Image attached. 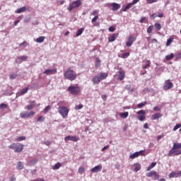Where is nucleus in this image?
<instances>
[{"instance_id": "dca6fc26", "label": "nucleus", "mask_w": 181, "mask_h": 181, "mask_svg": "<svg viewBox=\"0 0 181 181\" xmlns=\"http://www.w3.org/2000/svg\"><path fill=\"white\" fill-rule=\"evenodd\" d=\"M162 117V114L160 113H156L153 115L151 116V119L155 120V119H159V118Z\"/></svg>"}, {"instance_id": "f704fd0d", "label": "nucleus", "mask_w": 181, "mask_h": 181, "mask_svg": "<svg viewBox=\"0 0 181 181\" xmlns=\"http://www.w3.org/2000/svg\"><path fill=\"white\" fill-rule=\"evenodd\" d=\"M17 169H18V170H22V169H23V165H22V162L19 161L18 163Z\"/></svg>"}, {"instance_id": "49530a36", "label": "nucleus", "mask_w": 181, "mask_h": 181, "mask_svg": "<svg viewBox=\"0 0 181 181\" xmlns=\"http://www.w3.org/2000/svg\"><path fill=\"white\" fill-rule=\"evenodd\" d=\"M4 108H8V105L5 103L0 104V110H4Z\"/></svg>"}, {"instance_id": "69168bd1", "label": "nucleus", "mask_w": 181, "mask_h": 181, "mask_svg": "<svg viewBox=\"0 0 181 181\" xmlns=\"http://www.w3.org/2000/svg\"><path fill=\"white\" fill-rule=\"evenodd\" d=\"M146 19V17H141L140 20V23H144Z\"/></svg>"}, {"instance_id": "de8ad7c7", "label": "nucleus", "mask_w": 181, "mask_h": 181, "mask_svg": "<svg viewBox=\"0 0 181 181\" xmlns=\"http://www.w3.org/2000/svg\"><path fill=\"white\" fill-rule=\"evenodd\" d=\"M100 63H101V59L99 58L96 59L95 67H100Z\"/></svg>"}, {"instance_id": "cd10ccee", "label": "nucleus", "mask_w": 181, "mask_h": 181, "mask_svg": "<svg viewBox=\"0 0 181 181\" xmlns=\"http://www.w3.org/2000/svg\"><path fill=\"white\" fill-rule=\"evenodd\" d=\"M139 156V153L135 152L129 156L130 159H135V158H138Z\"/></svg>"}, {"instance_id": "393cba45", "label": "nucleus", "mask_w": 181, "mask_h": 181, "mask_svg": "<svg viewBox=\"0 0 181 181\" xmlns=\"http://www.w3.org/2000/svg\"><path fill=\"white\" fill-rule=\"evenodd\" d=\"M36 163H37V158H34L28 163V166L36 165Z\"/></svg>"}, {"instance_id": "6ab92c4d", "label": "nucleus", "mask_w": 181, "mask_h": 181, "mask_svg": "<svg viewBox=\"0 0 181 181\" xmlns=\"http://www.w3.org/2000/svg\"><path fill=\"white\" fill-rule=\"evenodd\" d=\"M36 105V103L35 101L30 102V105H28L26 106L27 110H33V108H35V106Z\"/></svg>"}, {"instance_id": "a19ab883", "label": "nucleus", "mask_w": 181, "mask_h": 181, "mask_svg": "<svg viewBox=\"0 0 181 181\" xmlns=\"http://www.w3.org/2000/svg\"><path fill=\"white\" fill-rule=\"evenodd\" d=\"M153 30V25H150L147 28V33H152V31Z\"/></svg>"}, {"instance_id": "864d4df0", "label": "nucleus", "mask_w": 181, "mask_h": 181, "mask_svg": "<svg viewBox=\"0 0 181 181\" xmlns=\"http://www.w3.org/2000/svg\"><path fill=\"white\" fill-rule=\"evenodd\" d=\"M16 63H18V64H21V63H22V59H21V57H18L16 58Z\"/></svg>"}, {"instance_id": "c03bdc74", "label": "nucleus", "mask_w": 181, "mask_h": 181, "mask_svg": "<svg viewBox=\"0 0 181 181\" xmlns=\"http://www.w3.org/2000/svg\"><path fill=\"white\" fill-rule=\"evenodd\" d=\"M179 128H181V124H176L175 127H174V128H173V131H177V129H179Z\"/></svg>"}, {"instance_id": "39448f33", "label": "nucleus", "mask_w": 181, "mask_h": 181, "mask_svg": "<svg viewBox=\"0 0 181 181\" xmlns=\"http://www.w3.org/2000/svg\"><path fill=\"white\" fill-rule=\"evenodd\" d=\"M68 91H69L72 95H77V94L81 91V89L80 86H71L68 88Z\"/></svg>"}, {"instance_id": "79ce46f5", "label": "nucleus", "mask_w": 181, "mask_h": 181, "mask_svg": "<svg viewBox=\"0 0 181 181\" xmlns=\"http://www.w3.org/2000/svg\"><path fill=\"white\" fill-rule=\"evenodd\" d=\"M172 42H173V38H169L167 40L166 46H170Z\"/></svg>"}, {"instance_id": "4be33fe9", "label": "nucleus", "mask_w": 181, "mask_h": 181, "mask_svg": "<svg viewBox=\"0 0 181 181\" xmlns=\"http://www.w3.org/2000/svg\"><path fill=\"white\" fill-rule=\"evenodd\" d=\"M107 77H108V73H101L99 76V78L101 80H105V78H107Z\"/></svg>"}, {"instance_id": "3c124183", "label": "nucleus", "mask_w": 181, "mask_h": 181, "mask_svg": "<svg viewBox=\"0 0 181 181\" xmlns=\"http://www.w3.org/2000/svg\"><path fill=\"white\" fill-rule=\"evenodd\" d=\"M137 153H139V156H140V155L141 156H145V151H144V150H141L140 151H137Z\"/></svg>"}, {"instance_id": "bb28decb", "label": "nucleus", "mask_w": 181, "mask_h": 181, "mask_svg": "<svg viewBox=\"0 0 181 181\" xmlns=\"http://www.w3.org/2000/svg\"><path fill=\"white\" fill-rule=\"evenodd\" d=\"M80 140V137L76 136H71V141L72 142H77Z\"/></svg>"}, {"instance_id": "2f4dec72", "label": "nucleus", "mask_w": 181, "mask_h": 181, "mask_svg": "<svg viewBox=\"0 0 181 181\" xmlns=\"http://www.w3.org/2000/svg\"><path fill=\"white\" fill-rule=\"evenodd\" d=\"M132 3H129L123 9V12H127V11H128V9H130V8H132Z\"/></svg>"}, {"instance_id": "0e129e2a", "label": "nucleus", "mask_w": 181, "mask_h": 181, "mask_svg": "<svg viewBox=\"0 0 181 181\" xmlns=\"http://www.w3.org/2000/svg\"><path fill=\"white\" fill-rule=\"evenodd\" d=\"M115 30V28L110 26L109 28V32H114Z\"/></svg>"}, {"instance_id": "f8f14e48", "label": "nucleus", "mask_w": 181, "mask_h": 181, "mask_svg": "<svg viewBox=\"0 0 181 181\" xmlns=\"http://www.w3.org/2000/svg\"><path fill=\"white\" fill-rule=\"evenodd\" d=\"M56 73H57V69H47L43 72V74L50 76L52 74H56Z\"/></svg>"}, {"instance_id": "338daca9", "label": "nucleus", "mask_w": 181, "mask_h": 181, "mask_svg": "<svg viewBox=\"0 0 181 181\" xmlns=\"http://www.w3.org/2000/svg\"><path fill=\"white\" fill-rule=\"evenodd\" d=\"M158 18H163V13H160L156 16Z\"/></svg>"}, {"instance_id": "6e6d98bb", "label": "nucleus", "mask_w": 181, "mask_h": 181, "mask_svg": "<svg viewBox=\"0 0 181 181\" xmlns=\"http://www.w3.org/2000/svg\"><path fill=\"white\" fill-rule=\"evenodd\" d=\"M159 177H160V176L156 171V174H154V180H158Z\"/></svg>"}, {"instance_id": "4468645a", "label": "nucleus", "mask_w": 181, "mask_h": 181, "mask_svg": "<svg viewBox=\"0 0 181 181\" xmlns=\"http://www.w3.org/2000/svg\"><path fill=\"white\" fill-rule=\"evenodd\" d=\"M110 6H112V11H118V9H119V8H121V5L118 4L117 3H112V4H110Z\"/></svg>"}, {"instance_id": "0eeeda50", "label": "nucleus", "mask_w": 181, "mask_h": 181, "mask_svg": "<svg viewBox=\"0 0 181 181\" xmlns=\"http://www.w3.org/2000/svg\"><path fill=\"white\" fill-rule=\"evenodd\" d=\"M137 115H140L138 117V119L139 121H145V119H146V112H145V110H141L138 112H136Z\"/></svg>"}, {"instance_id": "f03ea898", "label": "nucleus", "mask_w": 181, "mask_h": 181, "mask_svg": "<svg viewBox=\"0 0 181 181\" xmlns=\"http://www.w3.org/2000/svg\"><path fill=\"white\" fill-rule=\"evenodd\" d=\"M64 77L66 80H69V81H74L76 78H77V74L70 69H66V71L64 74Z\"/></svg>"}, {"instance_id": "e433bc0d", "label": "nucleus", "mask_w": 181, "mask_h": 181, "mask_svg": "<svg viewBox=\"0 0 181 181\" xmlns=\"http://www.w3.org/2000/svg\"><path fill=\"white\" fill-rule=\"evenodd\" d=\"M78 172L80 175H83V173H84V172H86V169L83 167H80L78 170Z\"/></svg>"}, {"instance_id": "9d476101", "label": "nucleus", "mask_w": 181, "mask_h": 181, "mask_svg": "<svg viewBox=\"0 0 181 181\" xmlns=\"http://www.w3.org/2000/svg\"><path fill=\"white\" fill-rule=\"evenodd\" d=\"M170 179H172L173 177H181V170L176 172H172L169 174Z\"/></svg>"}, {"instance_id": "603ef678", "label": "nucleus", "mask_w": 181, "mask_h": 181, "mask_svg": "<svg viewBox=\"0 0 181 181\" xmlns=\"http://www.w3.org/2000/svg\"><path fill=\"white\" fill-rule=\"evenodd\" d=\"M180 58H181V52L176 54L175 62H177V60H179V59H180Z\"/></svg>"}, {"instance_id": "20e7f679", "label": "nucleus", "mask_w": 181, "mask_h": 181, "mask_svg": "<svg viewBox=\"0 0 181 181\" xmlns=\"http://www.w3.org/2000/svg\"><path fill=\"white\" fill-rule=\"evenodd\" d=\"M80 6H81V0L74 1L68 7V11L71 12L73 9H76V8H80Z\"/></svg>"}, {"instance_id": "ddd939ff", "label": "nucleus", "mask_w": 181, "mask_h": 181, "mask_svg": "<svg viewBox=\"0 0 181 181\" xmlns=\"http://www.w3.org/2000/svg\"><path fill=\"white\" fill-rule=\"evenodd\" d=\"M118 80L119 81H122L124 78H125V71H119Z\"/></svg>"}, {"instance_id": "aec40b11", "label": "nucleus", "mask_w": 181, "mask_h": 181, "mask_svg": "<svg viewBox=\"0 0 181 181\" xmlns=\"http://www.w3.org/2000/svg\"><path fill=\"white\" fill-rule=\"evenodd\" d=\"M62 168V163H57L54 165L52 166L53 170H57Z\"/></svg>"}, {"instance_id": "412c9836", "label": "nucleus", "mask_w": 181, "mask_h": 181, "mask_svg": "<svg viewBox=\"0 0 181 181\" xmlns=\"http://www.w3.org/2000/svg\"><path fill=\"white\" fill-rule=\"evenodd\" d=\"M45 39H46L45 36H41L37 38L35 41L37 42V43H43L45 42Z\"/></svg>"}, {"instance_id": "7c9ffc66", "label": "nucleus", "mask_w": 181, "mask_h": 181, "mask_svg": "<svg viewBox=\"0 0 181 181\" xmlns=\"http://www.w3.org/2000/svg\"><path fill=\"white\" fill-rule=\"evenodd\" d=\"M156 166V163H152L151 165H148L147 168V171L149 172L151 169H153Z\"/></svg>"}, {"instance_id": "052dcab7", "label": "nucleus", "mask_w": 181, "mask_h": 181, "mask_svg": "<svg viewBox=\"0 0 181 181\" xmlns=\"http://www.w3.org/2000/svg\"><path fill=\"white\" fill-rule=\"evenodd\" d=\"M148 4H153L158 2V0H146Z\"/></svg>"}, {"instance_id": "72a5a7b5", "label": "nucleus", "mask_w": 181, "mask_h": 181, "mask_svg": "<svg viewBox=\"0 0 181 181\" xmlns=\"http://www.w3.org/2000/svg\"><path fill=\"white\" fill-rule=\"evenodd\" d=\"M28 90H29V88L28 87L25 88L20 92V95H23V94H26V93H28Z\"/></svg>"}, {"instance_id": "423d86ee", "label": "nucleus", "mask_w": 181, "mask_h": 181, "mask_svg": "<svg viewBox=\"0 0 181 181\" xmlns=\"http://www.w3.org/2000/svg\"><path fill=\"white\" fill-rule=\"evenodd\" d=\"M69 108L64 106H62L58 108V112L63 118H66L67 115H69Z\"/></svg>"}, {"instance_id": "774afa93", "label": "nucleus", "mask_w": 181, "mask_h": 181, "mask_svg": "<svg viewBox=\"0 0 181 181\" xmlns=\"http://www.w3.org/2000/svg\"><path fill=\"white\" fill-rule=\"evenodd\" d=\"M35 114V112L31 111L30 112H28V117H31V115H33Z\"/></svg>"}, {"instance_id": "bf43d9fd", "label": "nucleus", "mask_w": 181, "mask_h": 181, "mask_svg": "<svg viewBox=\"0 0 181 181\" xmlns=\"http://www.w3.org/2000/svg\"><path fill=\"white\" fill-rule=\"evenodd\" d=\"M57 5H63V4H64V0H59L57 1Z\"/></svg>"}, {"instance_id": "37998d69", "label": "nucleus", "mask_w": 181, "mask_h": 181, "mask_svg": "<svg viewBox=\"0 0 181 181\" xmlns=\"http://www.w3.org/2000/svg\"><path fill=\"white\" fill-rule=\"evenodd\" d=\"M25 139H26L25 136H18L17 137L16 141L19 142L21 141H25Z\"/></svg>"}, {"instance_id": "4d7b16f0", "label": "nucleus", "mask_w": 181, "mask_h": 181, "mask_svg": "<svg viewBox=\"0 0 181 181\" xmlns=\"http://www.w3.org/2000/svg\"><path fill=\"white\" fill-rule=\"evenodd\" d=\"M92 16H95V15H98V11L95 10L91 13Z\"/></svg>"}, {"instance_id": "e2e57ef3", "label": "nucleus", "mask_w": 181, "mask_h": 181, "mask_svg": "<svg viewBox=\"0 0 181 181\" xmlns=\"http://www.w3.org/2000/svg\"><path fill=\"white\" fill-rule=\"evenodd\" d=\"M71 136H67L64 138V141H71Z\"/></svg>"}, {"instance_id": "a211bd4d", "label": "nucleus", "mask_w": 181, "mask_h": 181, "mask_svg": "<svg viewBox=\"0 0 181 181\" xmlns=\"http://www.w3.org/2000/svg\"><path fill=\"white\" fill-rule=\"evenodd\" d=\"M100 76H95V77H93V84H100Z\"/></svg>"}, {"instance_id": "13d9d810", "label": "nucleus", "mask_w": 181, "mask_h": 181, "mask_svg": "<svg viewBox=\"0 0 181 181\" xmlns=\"http://www.w3.org/2000/svg\"><path fill=\"white\" fill-rule=\"evenodd\" d=\"M98 19V16H95L93 19H92V23H94V22H97V20Z\"/></svg>"}, {"instance_id": "7ed1b4c3", "label": "nucleus", "mask_w": 181, "mask_h": 181, "mask_svg": "<svg viewBox=\"0 0 181 181\" xmlns=\"http://www.w3.org/2000/svg\"><path fill=\"white\" fill-rule=\"evenodd\" d=\"M10 149H14V152L19 153V152H22L23 151V144H15L13 143L9 146Z\"/></svg>"}, {"instance_id": "c9c22d12", "label": "nucleus", "mask_w": 181, "mask_h": 181, "mask_svg": "<svg viewBox=\"0 0 181 181\" xmlns=\"http://www.w3.org/2000/svg\"><path fill=\"white\" fill-rule=\"evenodd\" d=\"M154 26H155L156 30H160V29H162V26H160V24L159 23H156L154 24Z\"/></svg>"}, {"instance_id": "09e8293b", "label": "nucleus", "mask_w": 181, "mask_h": 181, "mask_svg": "<svg viewBox=\"0 0 181 181\" xmlns=\"http://www.w3.org/2000/svg\"><path fill=\"white\" fill-rule=\"evenodd\" d=\"M45 121V117L43 116H40L37 118V122H43Z\"/></svg>"}, {"instance_id": "4c0bfd02", "label": "nucleus", "mask_w": 181, "mask_h": 181, "mask_svg": "<svg viewBox=\"0 0 181 181\" xmlns=\"http://www.w3.org/2000/svg\"><path fill=\"white\" fill-rule=\"evenodd\" d=\"M144 105H146V101L142 102L141 103H139L137 105L138 108H142V107H144Z\"/></svg>"}, {"instance_id": "473e14b6", "label": "nucleus", "mask_w": 181, "mask_h": 181, "mask_svg": "<svg viewBox=\"0 0 181 181\" xmlns=\"http://www.w3.org/2000/svg\"><path fill=\"white\" fill-rule=\"evenodd\" d=\"M173 57H175V54L171 53L170 54L165 56V59L168 62V60H172Z\"/></svg>"}, {"instance_id": "6e6552de", "label": "nucleus", "mask_w": 181, "mask_h": 181, "mask_svg": "<svg viewBox=\"0 0 181 181\" xmlns=\"http://www.w3.org/2000/svg\"><path fill=\"white\" fill-rule=\"evenodd\" d=\"M173 88V83L171 82H169V80L165 81V85L163 86V90H165V91H168V90H170V88Z\"/></svg>"}, {"instance_id": "a878e982", "label": "nucleus", "mask_w": 181, "mask_h": 181, "mask_svg": "<svg viewBox=\"0 0 181 181\" xmlns=\"http://www.w3.org/2000/svg\"><path fill=\"white\" fill-rule=\"evenodd\" d=\"M134 166H135L134 170H135L136 172H139V170H141V168H142V167L141 166V164H139V163H135V164H134Z\"/></svg>"}, {"instance_id": "9b49d317", "label": "nucleus", "mask_w": 181, "mask_h": 181, "mask_svg": "<svg viewBox=\"0 0 181 181\" xmlns=\"http://www.w3.org/2000/svg\"><path fill=\"white\" fill-rule=\"evenodd\" d=\"M103 169V165H96L90 170L92 173H98V172H101Z\"/></svg>"}, {"instance_id": "b1692460", "label": "nucleus", "mask_w": 181, "mask_h": 181, "mask_svg": "<svg viewBox=\"0 0 181 181\" xmlns=\"http://www.w3.org/2000/svg\"><path fill=\"white\" fill-rule=\"evenodd\" d=\"M128 115H129V113L128 112H124L119 114V116L121 118H128Z\"/></svg>"}, {"instance_id": "c85d7f7f", "label": "nucleus", "mask_w": 181, "mask_h": 181, "mask_svg": "<svg viewBox=\"0 0 181 181\" xmlns=\"http://www.w3.org/2000/svg\"><path fill=\"white\" fill-rule=\"evenodd\" d=\"M21 118H29V115L28 112H23L21 113Z\"/></svg>"}, {"instance_id": "1a4fd4ad", "label": "nucleus", "mask_w": 181, "mask_h": 181, "mask_svg": "<svg viewBox=\"0 0 181 181\" xmlns=\"http://www.w3.org/2000/svg\"><path fill=\"white\" fill-rule=\"evenodd\" d=\"M135 40H136V38L130 35L128 38L127 42H126V46H127V47H131L132 45H134V42Z\"/></svg>"}, {"instance_id": "f3484780", "label": "nucleus", "mask_w": 181, "mask_h": 181, "mask_svg": "<svg viewBox=\"0 0 181 181\" xmlns=\"http://www.w3.org/2000/svg\"><path fill=\"white\" fill-rule=\"evenodd\" d=\"M26 11H28V7L24 6L20 8H18L16 12V13H22V12H26Z\"/></svg>"}, {"instance_id": "f257e3e1", "label": "nucleus", "mask_w": 181, "mask_h": 181, "mask_svg": "<svg viewBox=\"0 0 181 181\" xmlns=\"http://www.w3.org/2000/svg\"><path fill=\"white\" fill-rule=\"evenodd\" d=\"M181 143H174L173 146L171 150H170L168 156H172L174 153L175 156H177V155H181Z\"/></svg>"}, {"instance_id": "ea45409f", "label": "nucleus", "mask_w": 181, "mask_h": 181, "mask_svg": "<svg viewBox=\"0 0 181 181\" xmlns=\"http://www.w3.org/2000/svg\"><path fill=\"white\" fill-rule=\"evenodd\" d=\"M151 66V61L150 60H148L147 61V63L146 64H145L144 66H143V69H148V67H150Z\"/></svg>"}, {"instance_id": "2eb2a0df", "label": "nucleus", "mask_w": 181, "mask_h": 181, "mask_svg": "<svg viewBox=\"0 0 181 181\" xmlns=\"http://www.w3.org/2000/svg\"><path fill=\"white\" fill-rule=\"evenodd\" d=\"M119 36L118 33L113 34L108 37L109 42H115L117 37Z\"/></svg>"}, {"instance_id": "5701e85b", "label": "nucleus", "mask_w": 181, "mask_h": 181, "mask_svg": "<svg viewBox=\"0 0 181 181\" xmlns=\"http://www.w3.org/2000/svg\"><path fill=\"white\" fill-rule=\"evenodd\" d=\"M155 175H156V171H155V170H152L146 174L147 177H152V176H155Z\"/></svg>"}, {"instance_id": "a18cd8bd", "label": "nucleus", "mask_w": 181, "mask_h": 181, "mask_svg": "<svg viewBox=\"0 0 181 181\" xmlns=\"http://www.w3.org/2000/svg\"><path fill=\"white\" fill-rule=\"evenodd\" d=\"M50 108H51L50 105L47 106L44 110V113L47 114V112L50 111Z\"/></svg>"}, {"instance_id": "c756f323", "label": "nucleus", "mask_w": 181, "mask_h": 181, "mask_svg": "<svg viewBox=\"0 0 181 181\" xmlns=\"http://www.w3.org/2000/svg\"><path fill=\"white\" fill-rule=\"evenodd\" d=\"M83 32H84V28H81L78 29L76 33V37L81 36Z\"/></svg>"}, {"instance_id": "5fc2aeb1", "label": "nucleus", "mask_w": 181, "mask_h": 181, "mask_svg": "<svg viewBox=\"0 0 181 181\" xmlns=\"http://www.w3.org/2000/svg\"><path fill=\"white\" fill-rule=\"evenodd\" d=\"M20 59H21L22 62H26V60H28V56H22L20 57Z\"/></svg>"}, {"instance_id": "58836bf2", "label": "nucleus", "mask_w": 181, "mask_h": 181, "mask_svg": "<svg viewBox=\"0 0 181 181\" xmlns=\"http://www.w3.org/2000/svg\"><path fill=\"white\" fill-rule=\"evenodd\" d=\"M129 52H125L121 54L122 59H127L129 56Z\"/></svg>"}, {"instance_id": "8fccbe9b", "label": "nucleus", "mask_w": 181, "mask_h": 181, "mask_svg": "<svg viewBox=\"0 0 181 181\" xmlns=\"http://www.w3.org/2000/svg\"><path fill=\"white\" fill-rule=\"evenodd\" d=\"M16 77H18V75L16 74H12L11 75H10L11 80H15Z\"/></svg>"}, {"instance_id": "680f3d73", "label": "nucleus", "mask_w": 181, "mask_h": 181, "mask_svg": "<svg viewBox=\"0 0 181 181\" xmlns=\"http://www.w3.org/2000/svg\"><path fill=\"white\" fill-rule=\"evenodd\" d=\"M83 107H84L82 104L76 106V110H81V108H83Z\"/></svg>"}]
</instances>
